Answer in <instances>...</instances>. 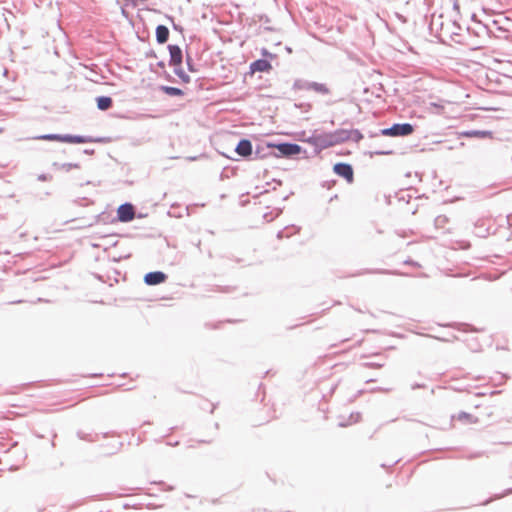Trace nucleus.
<instances>
[{
    "label": "nucleus",
    "mask_w": 512,
    "mask_h": 512,
    "mask_svg": "<svg viewBox=\"0 0 512 512\" xmlns=\"http://www.w3.org/2000/svg\"><path fill=\"white\" fill-rule=\"evenodd\" d=\"M38 140H46V141H59L65 143H88L92 142L93 139L88 136H80V135H70V134H43L35 137Z\"/></svg>",
    "instance_id": "nucleus-1"
},
{
    "label": "nucleus",
    "mask_w": 512,
    "mask_h": 512,
    "mask_svg": "<svg viewBox=\"0 0 512 512\" xmlns=\"http://www.w3.org/2000/svg\"><path fill=\"white\" fill-rule=\"evenodd\" d=\"M266 148L267 149H277L278 153L274 154L276 157H282V156L292 157V156L300 154V152L302 151V148L300 145L295 144V143H286V142L278 143V144L267 143Z\"/></svg>",
    "instance_id": "nucleus-2"
},
{
    "label": "nucleus",
    "mask_w": 512,
    "mask_h": 512,
    "mask_svg": "<svg viewBox=\"0 0 512 512\" xmlns=\"http://www.w3.org/2000/svg\"><path fill=\"white\" fill-rule=\"evenodd\" d=\"M414 131V126L410 123H396L389 128L381 130V134L384 136H408Z\"/></svg>",
    "instance_id": "nucleus-3"
},
{
    "label": "nucleus",
    "mask_w": 512,
    "mask_h": 512,
    "mask_svg": "<svg viewBox=\"0 0 512 512\" xmlns=\"http://www.w3.org/2000/svg\"><path fill=\"white\" fill-rule=\"evenodd\" d=\"M333 170L338 176L343 177L348 183L353 182L354 172L350 164L343 162L336 163Z\"/></svg>",
    "instance_id": "nucleus-4"
},
{
    "label": "nucleus",
    "mask_w": 512,
    "mask_h": 512,
    "mask_svg": "<svg viewBox=\"0 0 512 512\" xmlns=\"http://www.w3.org/2000/svg\"><path fill=\"white\" fill-rule=\"evenodd\" d=\"M117 216L121 222H129L134 219L135 209L131 203L121 204L117 210Z\"/></svg>",
    "instance_id": "nucleus-5"
},
{
    "label": "nucleus",
    "mask_w": 512,
    "mask_h": 512,
    "mask_svg": "<svg viewBox=\"0 0 512 512\" xmlns=\"http://www.w3.org/2000/svg\"><path fill=\"white\" fill-rule=\"evenodd\" d=\"M167 275L162 271L149 272L144 276V283L149 286L159 285L164 283Z\"/></svg>",
    "instance_id": "nucleus-6"
},
{
    "label": "nucleus",
    "mask_w": 512,
    "mask_h": 512,
    "mask_svg": "<svg viewBox=\"0 0 512 512\" xmlns=\"http://www.w3.org/2000/svg\"><path fill=\"white\" fill-rule=\"evenodd\" d=\"M169 51V65L170 66H180L183 61V53L181 48L178 45H168Z\"/></svg>",
    "instance_id": "nucleus-7"
},
{
    "label": "nucleus",
    "mask_w": 512,
    "mask_h": 512,
    "mask_svg": "<svg viewBox=\"0 0 512 512\" xmlns=\"http://www.w3.org/2000/svg\"><path fill=\"white\" fill-rule=\"evenodd\" d=\"M235 152L244 158L253 154L252 142L248 139H241L236 145Z\"/></svg>",
    "instance_id": "nucleus-8"
},
{
    "label": "nucleus",
    "mask_w": 512,
    "mask_h": 512,
    "mask_svg": "<svg viewBox=\"0 0 512 512\" xmlns=\"http://www.w3.org/2000/svg\"><path fill=\"white\" fill-rule=\"evenodd\" d=\"M334 146L331 133H318L316 147L319 150Z\"/></svg>",
    "instance_id": "nucleus-9"
},
{
    "label": "nucleus",
    "mask_w": 512,
    "mask_h": 512,
    "mask_svg": "<svg viewBox=\"0 0 512 512\" xmlns=\"http://www.w3.org/2000/svg\"><path fill=\"white\" fill-rule=\"evenodd\" d=\"M272 68L269 61L265 59H258L251 63L250 69L252 72H267Z\"/></svg>",
    "instance_id": "nucleus-10"
},
{
    "label": "nucleus",
    "mask_w": 512,
    "mask_h": 512,
    "mask_svg": "<svg viewBox=\"0 0 512 512\" xmlns=\"http://www.w3.org/2000/svg\"><path fill=\"white\" fill-rule=\"evenodd\" d=\"M333 144L337 145L349 140V130L339 129L331 133Z\"/></svg>",
    "instance_id": "nucleus-11"
},
{
    "label": "nucleus",
    "mask_w": 512,
    "mask_h": 512,
    "mask_svg": "<svg viewBox=\"0 0 512 512\" xmlns=\"http://www.w3.org/2000/svg\"><path fill=\"white\" fill-rule=\"evenodd\" d=\"M169 39V29L165 25H158L156 27V41L159 44H164Z\"/></svg>",
    "instance_id": "nucleus-12"
},
{
    "label": "nucleus",
    "mask_w": 512,
    "mask_h": 512,
    "mask_svg": "<svg viewBox=\"0 0 512 512\" xmlns=\"http://www.w3.org/2000/svg\"><path fill=\"white\" fill-rule=\"evenodd\" d=\"M97 108L101 111H106L112 107L113 100L108 96H99L96 98Z\"/></svg>",
    "instance_id": "nucleus-13"
},
{
    "label": "nucleus",
    "mask_w": 512,
    "mask_h": 512,
    "mask_svg": "<svg viewBox=\"0 0 512 512\" xmlns=\"http://www.w3.org/2000/svg\"><path fill=\"white\" fill-rule=\"evenodd\" d=\"M306 89L313 90L317 93L324 94V95L329 94V92H330L329 88L325 84L318 83V82H308L306 84Z\"/></svg>",
    "instance_id": "nucleus-14"
},
{
    "label": "nucleus",
    "mask_w": 512,
    "mask_h": 512,
    "mask_svg": "<svg viewBox=\"0 0 512 512\" xmlns=\"http://www.w3.org/2000/svg\"><path fill=\"white\" fill-rule=\"evenodd\" d=\"M161 90L169 96H182L184 94L181 89L172 86H161Z\"/></svg>",
    "instance_id": "nucleus-15"
},
{
    "label": "nucleus",
    "mask_w": 512,
    "mask_h": 512,
    "mask_svg": "<svg viewBox=\"0 0 512 512\" xmlns=\"http://www.w3.org/2000/svg\"><path fill=\"white\" fill-rule=\"evenodd\" d=\"M174 73L182 80L184 83H189L191 81L190 76L184 72V70L180 66H173Z\"/></svg>",
    "instance_id": "nucleus-16"
},
{
    "label": "nucleus",
    "mask_w": 512,
    "mask_h": 512,
    "mask_svg": "<svg viewBox=\"0 0 512 512\" xmlns=\"http://www.w3.org/2000/svg\"><path fill=\"white\" fill-rule=\"evenodd\" d=\"M265 150H268V149L266 148V146H265V147H263V146L257 145L256 149H255V150H253V154H254L255 158H256V159H263V158H265L268 154H270V152H268V153H267V152H265Z\"/></svg>",
    "instance_id": "nucleus-17"
},
{
    "label": "nucleus",
    "mask_w": 512,
    "mask_h": 512,
    "mask_svg": "<svg viewBox=\"0 0 512 512\" xmlns=\"http://www.w3.org/2000/svg\"><path fill=\"white\" fill-rule=\"evenodd\" d=\"M448 222V218L445 215H439L434 220V225L436 228H444Z\"/></svg>",
    "instance_id": "nucleus-18"
},
{
    "label": "nucleus",
    "mask_w": 512,
    "mask_h": 512,
    "mask_svg": "<svg viewBox=\"0 0 512 512\" xmlns=\"http://www.w3.org/2000/svg\"><path fill=\"white\" fill-rule=\"evenodd\" d=\"M53 165L59 169L65 170V171H70L73 168H79V165L77 163H64V164L54 163Z\"/></svg>",
    "instance_id": "nucleus-19"
},
{
    "label": "nucleus",
    "mask_w": 512,
    "mask_h": 512,
    "mask_svg": "<svg viewBox=\"0 0 512 512\" xmlns=\"http://www.w3.org/2000/svg\"><path fill=\"white\" fill-rule=\"evenodd\" d=\"M363 138V135L359 130H349V140L359 142Z\"/></svg>",
    "instance_id": "nucleus-20"
},
{
    "label": "nucleus",
    "mask_w": 512,
    "mask_h": 512,
    "mask_svg": "<svg viewBox=\"0 0 512 512\" xmlns=\"http://www.w3.org/2000/svg\"><path fill=\"white\" fill-rule=\"evenodd\" d=\"M359 419H360V414H359V413L351 414V415H350V422H348V423L340 422V423H339V426H341V427H345V426H347V425H349V424H351V423H356V422H358V421H359Z\"/></svg>",
    "instance_id": "nucleus-21"
},
{
    "label": "nucleus",
    "mask_w": 512,
    "mask_h": 512,
    "mask_svg": "<svg viewBox=\"0 0 512 512\" xmlns=\"http://www.w3.org/2000/svg\"><path fill=\"white\" fill-rule=\"evenodd\" d=\"M186 64H187L188 70L190 72H195L196 71V69L194 67L193 59L189 55H187V57H186Z\"/></svg>",
    "instance_id": "nucleus-22"
},
{
    "label": "nucleus",
    "mask_w": 512,
    "mask_h": 512,
    "mask_svg": "<svg viewBox=\"0 0 512 512\" xmlns=\"http://www.w3.org/2000/svg\"><path fill=\"white\" fill-rule=\"evenodd\" d=\"M318 133H313L310 137L306 139V142L316 147V139H317Z\"/></svg>",
    "instance_id": "nucleus-23"
},
{
    "label": "nucleus",
    "mask_w": 512,
    "mask_h": 512,
    "mask_svg": "<svg viewBox=\"0 0 512 512\" xmlns=\"http://www.w3.org/2000/svg\"><path fill=\"white\" fill-rule=\"evenodd\" d=\"M471 418H472V416H471L470 414H468V413H465V412H461V413H459V415H458V419H459V420H464V419H465V420H466V419H467V420H470Z\"/></svg>",
    "instance_id": "nucleus-24"
},
{
    "label": "nucleus",
    "mask_w": 512,
    "mask_h": 512,
    "mask_svg": "<svg viewBox=\"0 0 512 512\" xmlns=\"http://www.w3.org/2000/svg\"><path fill=\"white\" fill-rule=\"evenodd\" d=\"M52 179V176L51 175H48V174H40L38 176V180L39 181H49Z\"/></svg>",
    "instance_id": "nucleus-25"
},
{
    "label": "nucleus",
    "mask_w": 512,
    "mask_h": 512,
    "mask_svg": "<svg viewBox=\"0 0 512 512\" xmlns=\"http://www.w3.org/2000/svg\"><path fill=\"white\" fill-rule=\"evenodd\" d=\"M286 230H287V228H286V229H284V230L279 231V232L277 233V238H278V239H282V238H284V237H288L289 235L286 233Z\"/></svg>",
    "instance_id": "nucleus-26"
},
{
    "label": "nucleus",
    "mask_w": 512,
    "mask_h": 512,
    "mask_svg": "<svg viewBox=\"0 0 512 512\" xmlns=\"http://www.w3.org/2000/svg\"><path fill=\"white\" fill-rule=\"evenodd\" d=\"M510 493H512V488H511V489H508V490H507L504 494H502V495H497L495 498H496V499H498V498H501V497H503V496H505V495H508V494H510Z\"/></svg>",
    "instance_id": "nucleus-27"
},
{
    "label": "nucleus",
    "mask_w": 512,
    "mask_h": 512,
    "mask_svg": "<svg viewBox=\"0 0 512 512\" xmlns=\"http://www.w3.org/2000/svg\"><path fill=\"white\" fill-rule=\"evenodd\" d=\"M157 65L161 68L165 67V63L163 61H160Z\"/></svg>",
    "instance_id": "nucleus-28"
},
{
    "label": "nucleus",
    "mask_w": 512,
    "mask_h": 512,
    "mask_svg": "<svg viewBox=\"0 0 512 512\" xmlns=\"http://www.w3.org/2000/svg\"><path fill=\"white\" fill-rule=\"evenodd\" d=\"M420 387H422V385H420V384H415V385H413V386H412V389H416V388H420Z\"/></svg>",
    "instance_id": "nucleus-29"
},
{
    "label": "nucleus",
    "mask_w": 512,
    "mask_h": 512,
    "mask_svg": "<svg viewBox=\"0 0 512 512\" xmlns=\"http://www.w3.org/2000/svg\"><path fill=\"white\" fill-rule=\"evenodd\" d=\"M453 7H454V9L458 10V9H459V5H458V3H457V2H455V3H454V5H453Z\"/></svg>",
    "instance_id": "nucleus-30"
},
{
    "label": "nucleus",
    "mask_w": 512,
    "mask_h": 512,
    "mask_svg": "<svg viewBox=\"0 0 512 512\" xmlns=\"http://www.w3.org/2000/svg\"><path fill=\"white\" fill-rule=\"evenodd\" d=\"M378 390H379V391H383V392H388V391H390V389H381V388H379Z\"/></svg>",
    "instance_id": "nucleus-31"
},
{
    "label": "nucleus",
    "mask_w": 512,
    "mask_h": 512,
    "mask_svg": "<svg viewBox=\"0 0 512 512\" xmlns=\"http://www.w3.org/2000/svg\"><path fill=\"white\" fill-rule=\"evenodd\" d=\"M390 152H377V154L383 155V154H389Z\"/></svg>",
    "instance_id": "nucleus-32"
},
{
    "label": "nucleus",
    "mask_w": 512,
    "mask_h": 512,
    "mask_svg": "<svg viewBox=\"0 0 512 512\" xmlns=\"http://www.w3.org/2000/svg\"><path fill=\"white\" fill-rule=\"evenodd\" d=\"M264 218L267 219L268 221H271L273 219V218L268 219V215L267 214L264 215Z\"/></svg>",
    "instance_id": "nucleus-33"
},
{
    "label": "nucleus",
    "mask_w": 512,
    "mask_h": 512,
    "mask_svg": "<svg viewBox=\"0 0 512 512\" xmlns=\"http://www.w3.org/2000/svg\"><path fill=\"white\" fill-rule=\"evenodd\" d=\"M200 443H210V441H206V440H201L199 441Z\"/></svg>",
    "instance_id": "nucleus-34"
},
{
    "label": "nucleus",
    "mask_w": 512,
    "mask_h": 512,
    "mask_svg": "<svg viewBox=\"0 0 512 512\" xmlns=\"http://www.w3.org/2000/svg\"><path fill=\"white\" fill-rule=\"evenodd\" d=\"M85 153H93V150H91V151L85 150Z\"/></svg>",
    "instance_id": "nucleus-35"
}]
</instances>
